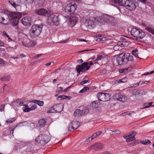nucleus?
I'll list each match as a JSON object with an SVG mask.
<instances>
[{"mask_svg": "<svg viewBox=\"0 0 154 154\" xmlns=\"http://www.w3.org/2000/svg\"><path fill=\"white\" fill-rule=\"evenodd\" d=\"M21 15L19 12H11L8 15L5 12H2L0 13V22L4 24L10 23L13 26H16Z\"/></svg>", "mask_w": 154, "mask_h": 154, "instance_id": "f257e3e1", "label": "nucleus"}, {"mask_svg": "<svg viewBox=\"0 0 154 154\" xmlns=\"http://www.w3.org/2000/svg\"><path fill=\"white\" fill-rule=\"evenodd\" d=\"M43 26L42 24L33 25L30 31V35L31 37L35 38L38 36L42 31Z\"/></svg>", "mask_w": 154, "mask_h": 154, "instance_id": "f03ea898", "label": "nucleus"}, {"mask_svg": "<svg viewBox=\"0 0 154 154\" xmlns=\"http://www.w3.org/2000/svg\"><path fill=\"white\" fill-rule=\"evenodd\" d=\"M51 140L50 137L45 134H41L37 136L35 139V141L42 145H44L48 143Z\"/></svg>", "mask_w": 154, "mask_h": 154, "instance_id": "7ed1b4c3", "label": "nucleus"}, {"mask_svg": "<svg viewBox=\"0 0 154 154\" xmlns=\"http://www.w3.org/2000/svg\"><path fill=\"white\" fill-rule=\"evenodd\" d=\"M131 35L136 37L137 39H141L144 37L145 34L142 29L136 28H133L131 31Z\"/></svg>", "mask_w": 154, "mask_h": 154, "instance_id": "20e7f679", "label": "nucleus"}, {"mask_svg": "<svg viewBox=\"0 0 154 154\" xmlns=\"http://www.w3.org/2000/svg\"><path fill=\"white\" fill-rule=\"evenodd\" d=\"M18 32V41L20 43L21 42L23 45L25 46H27L28 45L29 40L27 35L24 33L20 32V30L19 29L17 28Z\"/></svg>", "mask_w": 154, "mask_h": 154, "instance_id": "39448f33", "label": "nucleus"}, {"mask_svg": "<svg viewBox=\"0 0 154 154\" xmlns=\"http://www.w3.org/2000/svg\"><path fill=\"white\" fill-rule=\"evenodd\" d=\"M48 17V18L46 21V23L48 25L56 26L59 25V21L58 16L54 15H50Z\"/></svg>", "mask_w": 154, "mask_h": 154, "instance_id": "423d86ee", "label": "nucleus"}, {"mask_svg": "<svg viewBox=\"0 0 154 154\" xmlns=\"http://www.w3.org/2000/svg\"><path fill=\"white\" fill-rule=\"evenodd\" d=\"M101 18L102 20L112 26H114L116 24L114 17L112 16L103 14L102 15Z\"/></svg>", "mask_w": 154, "mask_h": 154, "instance_id": "0eeeda50", "label": "nucleus"}, {"mask_svg": "<svg viewBox=\"0 0 154 154\" xmlns=\"http://www.w3.org/2000/svg\"><path fill=\"white\" fill-rule=\"evenodd\" d=\"M124 54V53H123L116 56V61L119 65H125L127 63V60Z\"/></svg>", "mask_w": 154, "mask_h": 154, "instance_id": "6e6552de", "label": "nucleus"}, {"mask_svg": "<svg viewBox=\"0 0 154 154\" xmlns=\"http://www.w3.org/2000/svg\"><path fill=\"white\" fill-rule=\"evenodd\" d=\"M129 2L127 4L125 7L130 11L135 10L136 5H137L138 0H128Z\"/></svg>", "mask_w": 154, "mask_h": 154, "instance_id": "1a4fd4ad", "label": "nucleus"}, {"mask_svg": "<svg viewBox=\"0 0 154 154\" xmlns=\"http://www.w3.org/2000/svg\"><path fill=\"white\" fill-rule=\"evenodd\" d=\"M88 62H84L81 65H78L76 67V70L79 73H80L81 72H84L88 70L90 67L88 66Z\"/></svg>", "mask_w": 154, "mask_h": 154, "instance_id": "9d476101", "label": "nucleus"}, {"mask_svg": "<svg viewBox=\"0 0 154 154\" xmlns=\"http://www.w3.org/2000/svg\"><path fill=\"white\" fill-rule=\"evenodd\" d=\"M63 105L62 104H58L54 105L53 107H51L49 111L47 112L48 113H51L54 112L53 110L57 112H60L63 109Z\"/></svg>", "mask_w": 154, "mask_h": 154, "instance_id": "9b49d317", "label": "nucleus"}, {"mask_svg": "<svg viewBox=\"0 0 154 154\" xmlns=\"http://www.w3.org/2000/svg\"><path fill=\"white\" fill-rule=\"evenodd\" d=\"M82 124L81 122L73 120L69 124L68 130L71 131L77 129Z\"/></svg>", "mask_w": 154, "mask_h": 154, "instance_id": "f8f14e48", "label": "nucleus"}, {"mask_svg": "<svg viewBox=\"0 0 154 154\" xmlns=\"http://www.w3.org/2000/svg\"><path fill=\"white\" fill-rule=\"evenodd\" d=\"M97 97L100 101L106 102L110 100V95L108 93L101 92L98 94Z\"/></svg>", "mask_w": 154, "mask_h": 154, "instance_id": "ddd939ff", "label": "nucleus"}, {"mask_svg": "<svg viewBox=\"0 0 154 154\" xmlns=\"http://www.w3.org/2000/svg\"><path fill=\"white\" fill-rule=\"evenodd\" d=\"M94 20H95L94 17L93 18ZM93 18L87 19H86L84 25H82V27L84 29H91L92 27H93L94 26V22L93 20Z\"/></svg>", "mask_w": 154, "mask_h": 154, "instance_id": "4468645a", "label": "nucleus"}, {"mask_svg": "<svg viewBox=\"0 0 154 154\" xmlns=\"http://www.w3.org/2000/svg\"><path fill=\"white\" fill-rule=\"evenodd\" d=\"M131 96L134 99H137L144 94V91L143 90L135 89L131 91Z\"/></svg>", "mask_w": 154, "mask_h": 154, "instance_id": "2eb2a0df", "label": "nucleus"}, {"mask_svg": "<svg viewBox=\"0 0 154 154\" xmlns=\"http://www.w3.org/2000/svg\"><path fill=\"white\" fill-rule=\"evenodd\" d=\"M76 7L75 4L72 5L71 3L67 4L65 8V11L70 14H73L75 10Z\"/></svg>", "mask_w": 154, "mask_h": 154, "instance_id": "dca6fc26", "label": "nucleus"}, {"mask_svg": "<svg viewBox=\"0 0 154 154\" xmlns=\"http://www.w3.org/2000/svg\"><path fill=\"white\" fill-rule=\"evenodd\" d=\"M136 134V132L135 131L132 132L131 134L127 136H123L126 139V141L128 142L135 140L134 136Z\"/></svg>", "mask_w": 154, "mask_h": 154, "instance_id": "f3484780", "label": "nucleus"}, {"mask_svg": "<svg viewBox=\"0 0 154 154\" xmlns=\"http://www.w3.org/2000/svg\"><path fill=\"white\" fill-rule=\"evenodd\" d=\"M69 26L70 27H72L75 25L78 18L74 15H72L69 18Z\"/></svg>", "mask_w": 154, "mask_h": 154, "instance_id": "a211bd4d", "label": "nucleus"}, {"mask_svg": "<svg viewBox=\"0 0 154 154\" xmlns=\"http://www.w3.org/2000/svg\"><path fill=\"white\" fill-rule=\"evenodd\" d=\"M103 146V144L101 143H94L90 147L91 149L97 150L102 149Z\"/></svg>", "mask_w": 154, "mask_h": 154, "instance_id": "6ab92c4d", "label": "nucleus"}, {"mask_svg": "<svg viewBox=\"0 0 154 154\" xmlns=\"http://www.w3.org/2000/svg\"><path fill=\"white\" fill-rule=\"evenodd\" d=\"M35 12L36 13L40 15H44L47 17L49 16L50 15L48 11L46 9L43 8L36 10Z\"/></svg>", "mask_w": 154, "mask_h": 154, "instance_id": "aec40b11", "label": "nucleus"}, {"mask_svg": "<svg viewBox=\"0 0 154 154\" xmlns=\"http://www.w3.org/2000/svg\"><path fill=\"white\" fill-rule=\"evenodd\" d=\"M31 21V19L29 17H26L22 18L21 20L22 23L25 26H28L29 25Z\"/></svg>", "mask_w": 154, "mask_h": 154, "instance_id": "412c9836", "label": "nucleus"}, {"mask_svg": "<svg viewBox=\"0 0 154 154\" xmlns=\"http://www.w3.org/2000/svg\"><path fill=\"white\" fill-rule=\"evenodd\" d=\"M9 2L16 9L17 7L20 6V0H9Z\"/></svg>", "mask_w": 154, "mask_h": 154, "instance_id": "4be33fe9", "label": "nucleus"}, {"mask_svg": "<svg viewBox=\"0 0 154 154\" xmlns=\"http://www.w3.org/2000/svg\"><path fill=\"white\" fill-rule=\"evenodd\" d=\"M128 2V0H116L114 2L116 4L118 3L120 6L125 7L127 4Z\"/></svg>", "mask_w": 154, "mask_h": 154, "instance_id": "5701e85b", "label": "nucleus"}, {"mask_svg": "<svg viewBox=\"0 0 154 154\" xmlns=\"http://www.w3.org/2000/svg\"><path fill=\"white\" fill-rule=\"evenodd\" d=\"M124 55H125V58L127 60V63L128 61H131L133 60V56L130 55L129 54L124 53Z\"/></svg>", "mask_w": 154, "mask_h": 154, "instance_id": "b1692460", "label": "nucleus"}, {"mask_svg": "<svg viewBox=\"0 0 154 154\" xmlns=\"http://www.w3.org/2000/svg\"><path fill=\"white\" fill-rule=\"evenodd\" d=\"M74 115L75 117L83 115V112L80 109H77L74 112Z\"/></svg>", "mask_w": 154, "mask_h": 154, "instance_id": "393cba45", "label": "nucleus"}, {"mask_svg": "<svg viewBox=\"0 0 154 154\" xmlns=\"http://www.w3.org/2000/svg\"><path fill=\"white\" fill-rule=\"evenodd\" d=\"M132 69L131 67H128L127 68L121 69L119 70V72L121 73H124L126 74L127 73L128 71H130Z\"/></svg>", "mask_w": 154, "mask_h": 154, "instance_id": "a878e982", "label": "nucleus"}, {"mask_svg": "<svg viewBox=\"0 0 154 154\" xmlns=\"http://www.w3.org/2000/svg\"><path fill=\"white\" fill-rule=\"evenodd\" d=\"M38 125L41 127L44 126L46 124V122L43 119H41L38 122Z\"/></svg>", "mask_w": 154, "mask_h": 154, "instance_id": "bb28decb", "label": "nucleus"}, {"mask_svg": "<svg viewBox=\"0 0 154 154\" xmlns=\"http://www.w3.org/2000/svg\"><path fill=\"white\" fill-rule=\"evenodd\" d=\"M144 27H145V29L152 33L154 35V29L151 27L146 26L145 24L143 25Z\"/></svg>", "mask_w": 154, "mask_h": 154, "instance_id": "cd10ccee", "label": "nucleus"}, {"mask_svg": "<svg viewBox=\"0 0 154 154\" xmlns=\"http://www.w3.org/2000/svg\"><path fill=\"white\" fill-rule=\"evenodd\" d=\"M144 27H145V29L152 33L154 35V29L151 27L146 26L145 24L143 25Z\"/></svg>", "mask_w": 154, "mask_h": 154, "instance_id": "c85d7f7f", "label": "nucleus"}, {"mask_svg": "<svg viewBox=\"0 0 154 154\" xmlns=\"http://www.w3.org/2000/svg\"><path fill=\"white\" fill-rule=\"evenodd\" d=\"M71 98V97L63 95L60 96H59L58 97V100H63L64 99H67V98L68 99H70Z\"/></svg>", "mask_w": 154, "mask_h": 154, "instance_id": "c756f323", "label": "nucleus"}, {"mask_svg": "<svg viewBox=\"0 0 154 154\" xmlns=\"http://www.w3.org/2000/svg\"><path fill=\"white\" fill-rule=\"evenodd\" d=\"M127 100V97L124 95H121L119 101L122 102H125Z\"/></svg>", "mask_w": 154, "mask_h": 154, "instance_id": "7c9ffc66", "label": "nucleus"}, {"mask_svg": "<svg viewBox=\"0 0 154 154\" xmlns=\"http://www.w3.org/2000/svg\"><path fill=\"white\" fill-rule=\"evenodd\" d=\"M32 102L34 103L37 104L38 105L40 106H42L44 104V102L43 101H40L37 100H34Z\"/></svg>", "mask_w": 154, "mask_h": 154, "instance_id": "2f4dec72", "label": "nucleus"}, {"mask_svg": "<svg viewBox=\"0 0 154 154\" xmlns=\"http://www.w3.org/2000/svg\"><path fill=\"white\" fill-rule=\"evenodd\" d=\"M109 134H110V135H115V134H112L111 133V132H116L115 134V135L119 134H120L121 131L119 130H115V131H112V130H109L108 131Z\"/></svg>", "mask_w": 154, "mask_h": 154, "instance_id": "473e14b6", "label": "nucleus"}, {"mask_svg": "<svg viewBox=\"0 0 154 154\" xmlns=\"http://www.w3.org/2000/svg\"><path fill=\"white\" fill-rule=\"evenodd\" d=\"M122 94L120 93H117L114 94L113 96V99L115 100H119L120 97H121Z\"/></svg>", "mask_w": 154, "mask_h": 154, "instance_id": "72a5a7b5", "label": "nucleus"}, {"mask_svg": "<svg viewBox=\"0 0 154 154\" xmlns=\"http://www.w3.org/2000/svg\"><path fill=\"white\" fill-rule=\"evenodd\" d=\"M10 79L9 76H4L1 78L0 80L2 81H8Z\"/></svg>", "mask_w": 154, "mask_h": 154, "instance_id": "f704fd0d", "label": "nucleus"}, {"mask_svg": "<svg viewBox=\"0 0 154 154\" xmlns=\"http://www.w3.org/2000/svg\"><path fill=\"white\" fill-rule=\"evenodd\" d=\"M102 132L101 131H97V132L94 134L92 136V137L94 139L99 136L101 134H102Z\"/></svg>", "mask_w": 154, "mask_h": 154, "instance_id": "c9c22d12", "label": "nucleus"}, {"mask_svg": "<svg viewBox=\"0 0 154 154\" xmlns=\"http://www.w3.org/2000/svg\"><path fill=\"white\" fill-rule=\"evenodd\" d=\"M104 58V57H103L102 55H98L96 59L95 60V61H94V63H96V62L99 60H103Z\"/></svg>", "mask_w": 154, "mask_h": 154, "instance_id": "e433bc0d", "label": "nucleus"}, {"mask_svg": "<svg viewBox=\"0 0 154 154\" xmlns=\"http://www.w3.org/2000/svg\"><path fill=\"white\" fill-rule=\"evenodd\" d=\"M90 105L93 107L97 108L98 107V105L97 101H94L92 102Z\"/></svg>", "mask_w": 154, "mask_h": 154, "instance_id": "4c0bfd02", "label": "nucleus"}, {"mask_svg": "<svg viewBox=\"0 0 154 154\" xmlns=\"http://www.w3.org/2000/svg\"><path fill=\"white\" fill-rule=\"evenodd\" d=\"M16 119L15 118H10L8 119L6 121V122L8 124H10L12 123Z\"/></svg>", "mask_w": 154, "mask_h": 154, "instance_id": "58836bf2", "label": "nucleus"}, {"mask_svg": "<svg viewBox=\"0 0 154 154\" xmlns=\"http://www.w3.org/2000/svg\"><path fill=\"white\" fill-rule=\"evenodd\" d=\"M132 54L136 57L140 58L138 57V50H133L132 51Z\"/></svg>", "mask_w": 154, "mask_h": 154, "instance_id": "ea45409f", "label": "nucleus"}, {"mask_svg": "<svg viewBox=\"0 0 154 154\" xmlns=\"http://www.w3.org/2000/svg\"><path fill=\"white\" fill-rule=\"evenodd\" d=\"M27 105H25V106L23 107V110L25 112H28L30 111V109L28 107Z\"/></svg>", "mask_w": 154, "mask_h": 154, "instance_id": "a19ab883", "label": "nucleus"}, {"mask_svg": "<svg viewBox=\"0 0 154 154\" xmlns=\"http://www.w3.org/2000/svg\"><path fill=\"white\" fill-rule=\"evenodd\" d=\"M36 44V43L35 42L33 41H29L27 46H31L32 47H33L35 46Z\"/></svg>", "mask_w": 154, "mask_h": 154, "instance_id": "79ce46f5", "label": "nucleus"}, {"mask_svg": "<svg viewBox=\"0 0 154 154\" xmlns=\"http://www.w3.org/2000/svg\"><path fill=\"white\" fill-rule=\"evenodd\" d=\"M127 81V79L126 78H124L122 79H119L117 80V81L118 82H122V83H124L125 82H126Z\"/></svg>", "mask_w": 154, "mask_h": 154, "instance_id": "37998d69", "label": "nucleus"}, {"mask_svg": "<svg viewBox=\"0 0 154 154\" xmlns=\"http://www.w3.org/2000/svg\"><path fill=\"white\" fill-rule=\"evenodd\" d=\"M89 90V88L88 87H84L82 89L81 91L79 92V93H82L83 92H85L86 91H87Z\"/></svg>", "mask_w": 154, "mask_h": 154, "instance_id": "c03bdc74", "label": "nucleus"}, {"mask_svg": "<svg viewBox=\"0 0 154 154\" xmlns=\"http://www.w3.org/2000/svg\"><path fill=\"white\" fill-rule=\"evenodd\" d=\"M150 141L149 140L142 141L141 143L144 145H148L150 143Z\"/></svg>", "mask_w": 154, "mask_h": 154, "instance_id": "a18cd8bd", "label": "nucleus"}, {"mask_svg": "<svg viewBox=\"0 0 154 154\" xmlns=\"http://www.w3.org/2000/svg\"><path fill=\"white\" fill-rule=\"evenodd\" d=\"M114 50L115 51H119L121 50L120 46L119 45H115L113 47Z\"/></svg>", "mask_w": 154, "mask_h": 154, "instance_id": "49530a36", "label": "nucleus"}, {"mask_svg": "<svg viewBox=\"0 0 154 154\" xmlns=\"http://www.w3.org/2000/svg\"><path fill=\"white\" fill-rule=\"evenodd\" d=\"M122 44L123 46H127L129 45V42L127 41H122Z\"/></svg>", "mask_w": 154, "mask_h": 154, "instance_id": "de8ad7c7", "label": "nucleus"}, {"mask_svg": "<svg viewBox=\"0 0 154 154\" xmlns=\"http://www.w3.org/2000/svg\"><path fill=\"white\" fill-rule=\"evenodd\" d=\"M152 103H153L152 102H150L148 103H146V104L148 105V106H145L144 107L142 108V109L147 108L151 106H154V105H152Z\"/></svg>", "mask_w": 154, "mask_h": 154, "instance_id": "09e8293b", "label": "nucleus"}, {"mask_svg": "<svg viewBox=\"0 0 154 154\" xmlns=\"http://www.w3.org/2000/svg\"><path fill=\"white\" fill-rule=\"evenodd\" d=\"M7 64V62L2 59H0V65H4Z\"/></svg>", "mask_w": 154, "mask_h": 154, "instance_id": "8fccbe9b", "label": "nucleus"}, {"mask_svg": "<svg viewBox=\"0 0 154 154\" xmlns=\"http://www.w3.org/2000/svg\"><path fill=\"white\" fill-rule=\"evenodd\" d=\"M82 111L83 112V115H85V114H87L89 112V110L87 108H85L84 110Z\"/></svg>", "mask_w": 154, "mask_h": 154, "instance_id": "3c124183", "label": "nucleus"}, {"mask_svg": "<svg viewBox=\"0 0 154 154\" xmlns=\"http://www.w3.org/2000/svg\"><path fill=\"white\" fill-rule=\"evenodd\" d=\"M34 0H26V5H28L29 4H32Z\"/></svg>", "mask_w": 154, "mask_h": 154, "instance_id": "603ef678", "label": "nucleus"}, {"mask_svg": "<svg viewBox=\"0 0 154 154\" xmlns=\"http://www.w3.org/2000/svg\"><path fill=\"white\" fill-rule=\"evenodd\" d=\"M5 106V105L3 104L1 105L0 106V111L1 112H2L4 110Z\"/></svg>", "mask_w": 154, "mask_h": 154, "instance_id": "864d4df0", "label": "nucleus"}, {"mask_svg": "<svg viewBox=\"0 0 154 154\" xmlns=\"http://www.w3.org/2000/svg\"><path fill=\"white\" fill-rule=\"evenodd\" d=\"M89 80H85L81 82L80 83V85H83L85 83H86L87 82H89Z\"/></svg>", "mask_w": 154, "mask_h": 154, "instance_id": "5fc2aeb1", "label": "nucleus"}, {"mask_svg": "<svg viewBox=\"0 0 154 154\" xmlns=\"http://www.w3.org/2000/svg\"><path fill=\"white\" fill-rule=\"evenodd\" d=\"M93 138L92 137V136L91 137H88L87 139H86L85 140V142H89L91 141Z\"/></svg>", "mask_w": 154, "mask_h": 154, "instance_id": "6e6d98bb", "label": "nucleus"}, {"mask_svg": "<svg viewBox=\"0 0 154 154\" xmlns=\"http://www.w3.org/2000/svg\"><path fill=\"white\" fill-rule=\"evenodd\" d=\"M45 0H39L38 3L40 4L41 5H43L44 3Z\"/></svg>", "mask_w": 154, "mask_h": 154, "instance_id": "4d7b16f0", "label": "nucleus"}, {"mask_svg": "<svg viewBox=\"0 0 154 154\" xmlns=\"http://www.w3.org/2000/svg\"><path fill=\"white\" fill-rule=\"evenodd\" d=\"M36 107V106L35 105L32 106L30 108V111L34 109Z\"/></svg>", "mask_w": 154, "mask_h": 154, "instance_id": "13d9d810", "label": "nucleus"}, {"mask_svg": "<svg viewBox=\"0 0 154 154\" xmlns=\"http://www.w3.org/2000/svg\"><path fill=\"white\" fill-rule=\"evenodd\" d=\"M134 111H128L127 112V113H128V115H130L131 114H132L133 113H134Z\"/></svg>", "mask_w": 154, "mask_h": 154, "instance_id": "bf43d9fd", "label": "nucleus"}, {"mask_svg": "<svg viewBox=\"0 0 154 154\" xmlns=\"http://www.w3.org/2000/svg\"><path fill=\"white\" fill-rule=\"evenodd\" d=\"M68 40H69L68 39H66L64 40L63 41H60V43H66L68 41Z\"/></svg>", "mask_w": 154, "mask_h": 154, "instance_id": "052dcab7", "label": "nucleus"}, {"mask_svg": "<svg viewBox=\"0 0 154 154\" xmlns=\"http://www.w3.org/2000/svg\"><path fill=\"white\" fill-rule=\"evenodd\" d=\"M93 50H94L93 49H90V50H83L82 51H79L78 52L79 53H81L82 52H84V51H88Z\"/></svg>", "mask_w": 154, "mask_h": 154, "instance_id": "680f3d73", "label": "nucleus"}, {"mask_svg": "<svg viewBox=\"0 0 154 154\" xmlns=\"http://www.w3.org/2000/svg\"><path fill=\"white\" fill-rule=\"evenodd\" d=\"M128 115V113H127V112H123L122 113L121 115L122 116H126V115Z\"/></svg>", "mask_w": 154, "mask_h": 154, "instance_id": "e2e57ef3", "label": "nucleus"}, {"mask_svg": "<svg viewBox=\"0 0 154 154\" xmlns=\"http://www.w3.org/2000/svg\"><path fill=\"white\" fill-rule=\"evenodd\" d=\"M3 33H4L5 35L6 36H7L8 39H11L10 38V37L6 33V32H4Z\"/></svg>", "mask_w": 154, "mask_h": 154, "instance_id": "0e129e2a", "label": "nucleus"}, {"mask_svg": "<svg viewBox=\"0 0 154 154\" xmlns=\"http://www.w3.org/2000/svg\"><path fill=\"white\" fill-rule=\"evenodd\" d=\"M4 45V43L2 41L0 40V46H3Z\"/></svg>", "mask_w": 154, "mask_h": 154, "instance_id": "69168bd1", "label": "nucleus"}, {"mask_svg": "<svg viewBox=\"0 0 154 154\" xmlns=\"http://www.w3.org/2000/svg\"><path fill=\"white\" fill-rule=\"evenodd\" d=\"M43 55V54H38L35 57V58H38L39 57L41 56L42 55Z\"/></svg>", "mask_w": 154, "mask_h": 154, "instance_id": "338daca9", "label": "nucleus"}, {"mask_svg": "<svg viewBox=\"0 0 154 154\" xmlns=\"http://www.w3.org/2000/svg\"><path fill=\"white\" fill-rule=\"evenodd\" d=\"M102 154H111V153L108 152H103Z\"/></svg>", "mask_w": 154, "mask_h": 154, "instance_id": "774afa93", "label": "nucleus"}]
</instances>
